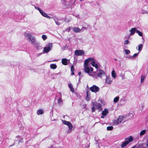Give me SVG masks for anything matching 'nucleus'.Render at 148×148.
<instances>
[{
  "label": "nucleus",
  "instance_id": "41",
  "mask_svg": "<svg viewBox=\"0 0 148 148\" xmlns=\"http://www.w3.org/2000/svg\"><path fill=\"white\" fill-rule=\"evenodd\" d=\"M35 8L36 9L39 10V12L41 10L38 7H35Z\"/></svg>",
  "mask_w": 148,
  "mask_h": 148
},
{
  "label": "nucleus",
  "instance_id": "23",
  "mask_svg": "<svg viewBox=\"0 0 148 148\" xmlns=\"http://www.w3.org/2000/svg\"><path fill=\"white\" fill-rule=\"evenodd\" d=\"M44 113L43 110L42 109L38 110L37 111V114L38 115L42 114Z\"/></svg>",
  "mask_w": 148,
  "mask_h": 148
},
{
  "label": "nucleus",
  "instance_id": "60",
  "mask_svg": "<svg viewBox=\"0 0 148 148\" xmlns=\"http://www.w3.org/2000/svg\"><path fill=\"white\" fill-rule=\"evenodd\" d=\"M53 61H57V60H53Z\"/></svg>",
  "mask_w": 148,
  "mask_h": 148
},
{
  "label": "nucleus",
  "instance_id": "44",
  "mask_svg": "<svg viewBox=\"0 0 148 148\" xmlns=\"http://www.w3.org/2000/svg\"><path fill=\"white\" fill-rule=\"evenodd\" d=\"M87 29V27H82V28L81 29L83 30V29H84L86 30Z\"/></svg>",
  "mask_w": 148,
  "mask_h": 148
},
{
  "label": "nucleus",
  "instance_id": "24",
  "mask_svg": "<svg viewBox=\"0 0 148 148\" xmlns=\"http://www.w3.org/2000/svg\"><path fill=\"white\" fill-rule=\"evenodd\" d=\"M58 103L59 105H62L63 103V101L62 100L61 97L58 99Z\"/></svg>",
  "mask_w": 148,
  "mask_h": 148
},
{
  "label": "nucleus",
  "instance_id": "49",
  "mask_svg": "<svg viewBox=\"0 0 148 148\" xmlns=\"http://www.w3.org/2000/svg\"><path fill=\"white\" fill-rule=\"evenodd\" d=\"M81 73V72H79L78 73V75L79 76L80 75Z\"/></svg>",
  "mask_w": 148,
  "mask_h": 148
},
{
  "label": "nucleus",
  "instance_id": "9",
  "mask_svg": "<svg viewBox=\"0 0 148 148\" xmlns=\"http://www.w3.org/2000/svg\"><path fill=\"white\" fill-rule=\"evenodd\" d=\"M36 49H37L39 50L42 49V47L41 46L39 42H35L32 44Z\"/></svg>",
  "mask_w": 148,
  "mask_h": 148
},
{
  "label": "nucleus",
  "instance_id": "55",
  "mask_svg": "<svg viewBox=\"0 0 148 148\" xmlns=\"http://www.w3.org/2000/svg\"><path fill=\"white\" fill-rule=\"evenodd\" d=\"M59 74V73H57L56 74V75H58Z\"/></svg>",
  "mask_w": 148,
  "mask_h": 148
},
{
  "label": "nucleus",
  "instance_id": "56",
  "mask_svg": "<svg viewBox=\"0 0 148 148\" xmlns=\"http://www.w3.org/2000/svg\"><path fill=\"white\" fill-rule=\"evenodd\" d=\"M114 60H117V59L115 58H114Z\"/></svg>",
  "mask_w": 148,
  "mask_h": 148
},
{
  "label": "nucleus",
  "instance_id": "35",
  "mask_svg": "<svg viewBox=\"0 0 148 148\" xmlns=\"http://www.w3.org/2000/svg\"><path fill=\"white\" fill-rule=\"evenodd\" d=\"M113 127L112 126H108L107 128V130H108L110 131L113 130Z\"/></svg>",
  "mask_w": 148,
  "mask_h": 148
},
{
  "label": "nucleus",
  "instance_id": "3",
  "mask_svg": "<svg viewBox=\"0 0 148 148\" xmlns=\"http://www.w3.org/2000/svg\"><path fill=\"white\" fill-rule=\"evenodd\" d=\"M96 73L97 74V75L95 77L96 78H97V77L102 78V77L104 76L105 75L104 72L101 69L97 71Z\"/></svg>",
  "mask_w": 148,
  "mask_h": 148
},
{
  "label": "nucleus",
  "instance_id": "21",
  "mask_svg": "<svg viewBox=\"0 0 148 148\" xmlns=\"http://www.w3.org/2000/svg\"><path fill=\"white\" fill-rule=\"evenodd\" d=\"M147 144L145 143H141L138 145V147H139L140 148H145L146 147H145V146H146Z\"/></svg>",
  "mask_w": 148,
  "mask_h": 148
},
{
  "label": "nucleus",
  "instance_id": "36",
  "mask_svg": "<svg viewBox=\"0 0 148 148\" xmlns=\"http://www.w3.org/2000/svg\"><path fill=\"white\" fill-rule=\"evenodd\" d=\"M42 38L43 39V40H45L47 38V36L45 35H43L42 36Z\"/></svg>",
  "mask_w": 148,
  "mask_h": 148
},
{
  "label": "nucleus",
  "instance_id": "2",
  "mask_svg": "<svg viewBox=\"0 0 148 148\" xmlns=\"http://www.w3.org/2000/svg\"><path fill=\"white\" fill-rule=\"evenodd\" d=\"M53 47L52 44L49 43L46 45V47L44 48L43 51L45 53L49 52L52 49Z\"/></svg>",
  "mask_w": 148,
  "mask_h": 148
},
{
  "label": "nucleus",
  "instance_id": "6",
  "mask_svg": "<svg viewBox=\"0 0 148 148\" xmlns=\"http://www.w3.org/2000/svg\"><path fill=\"white\" fill-rule=\"evenodd\" d=\"M84 54V51L82 50H76L75 51V54L76 56H81Z\"/></svg>",
  "mask_w": 148,
  "mask_h": 148
},
{
  "label": "nucleus",
  "instance_id": "12",
  "mask_svg": "<svg viewBox=\"0 0 148 148\" xmlns=\"http://www.w3.org/2000/svg\"><path fill=\"white\" fill-rule=\"evenodd\" d=\"M90 92L88 90L86 91V100L87 101H88L90 99Z\"/></svg>",
  "mask_w": 148,
  "mask_h": 148
},
{
  "label": "nucleus",
  "instance_id": "57",
  "mask_svg": "<svg viewBox=\"0 0 148 148\" xmlns=\"http://www.w3.org/2000/svg\"><path fill=\"white\" fill-rule=\"evenodd\" d=\"M104 118V117L102 116H101V118Z\"/></svg>",
  "mask_w": 148,
  "mask_h": 148
},
{
  "label": "nucleus",
  "instance_id": "38",
  "mask_svg": "<svg viewBox=\"0 0 148 148\" xmlns=\"http://www.w3.org/2000/svg\"><path fill=\"white\" fill-rule=\"evenodd\" d=\"M125 53L127 54H128L130 53V51L129 50L125 49Z\"/></svg>",
  "mask_w": 148,
  "mask_h": 148
},
{
  "label": "nucleus",
  "instance_id": "14",
  "mask_svg": "<svg viewBox=\"0 0 148 148\" xmlns=\"http://www.w3.org/2000/svg\"><path fill=\"white\" fill-rule=\"evenodd\" d=\"M40 12V13L41 14V15L42 16H44L46 18H49V19L52 18V17H51L50 16H48L47 14L45 13V12H44L43 11H42V10H40V12Z\"/></svg>",
  "mask_w": 148,
  "mask_h": 148
},
{
  "label": "nucleus",
  "instance_id": "18",
  "mask_svg": "<svg viewBox=\"0 0 148 148\" xmlns=\"http://www.w3.org/2000/svg\"><path fill=\"white\" fill-rule=\"evenodd\" d=\"M137 30L136 28H132L130 30V36H132L133 35L135 32H136Z\"/></svg>",
  "mask_w": 148,
  "mask_h": 148
},
{
  "label": "nucleus",
  "instance_id": "59",
  "mask_svg": "<svg viewBox=\"0 0 148 148\" xmlns=\"http://www.w3.org/2000/svg\"><path fill=\"white\" fill-rule=\"evenodd\" d=\"M76 16L77 17H78V16Z\"/></svg>",
  "mask_w": 148,
  "mask_h": 148
},
{
  "label": "nucleus",
  "instance_id": "58",
  "mask_svg": "<svg viewBox=\"0 0 148 148\" xmlns=\"http://www.w3.org/2000/svg\"><path fill=\"white\" fill-rule=\"evenodd\" d=\"M49 148H53L51 147H49Z\"/></svg>",
  "mask_w": 148,
  "mask_h": 148
},
{
  "label": "nucleus",
  "instance_id": "54",
  "mask_svg": "<svg viewBox=\"0 0 148 148\" xmlns=\"http://www.w3.org/2000/svg\"><path fill=\"white\" fill-rule=\"evenodd\" d=\"M14 144H14V143L13 145H10V146H12L13 145H14Z\"/></svg>",
  "mask_w": 148,
  "mask_h": 148
},
{
  "label": "nucleus",
  "instance_id": "47",
  "mask_svg": "<svg viewBox=\"0 0 148 148\" xmlns=\"http://www.w3.org/2000/svg\"><path fill=\"white\" fill-rule=\"evenodd\" d=\"M90 71L92 72L93 71V69L91 67H90Z\"/></svg>",
  "mask_w": 148,
  "mask_h": 148
},
{
  "label": "nucleus",
  "instance_id": "17",
  "mask_svg": "<svg viewBox=\"0 0 148 148\" xmlns=\"http://www.w3.org/2000/svg\"><path fill=\"white\" fill-rule=\"evenodd\" d=\"M73 31L75 33H79L81 32V29H80L78 27H75L72 28Z\"/></svg>",
  "mask_w": 148,
  "mask_h": 148
},
{
  "label": "nucleus",
  "instance_id": "19",
  "mask_svg": "<svg viewBox=\"0 0 148 148\" xmlns=\"http://www.w3.org/2000/svg\"><path fill=\"white\" fill-rule=\"evenodd\" d=\"M69 60L66 58H63L62 60V62L63 64L67 65L69 62Z\"/></svg>",
  "mask_w": 148,
  "mask_h": 148
},
{
  "label": "nucleus",
  "instance_id": "1",
  "mask_svg": "<svg viewBox=\"0 0 148 148\" xmlns=\"http://www.w3.org/2000/svg\"><path fill=\"white\" fill-rule=\"evenodd\" d=\"M24 35L26 39L29 41L32 44H33L36 41V38L32 36L30 33L26 32L25 33Z\"/></svg>",
  "mask_w": 148,
  "mask_h": 148
},
{
  "label": "nucleus",
  "instance_id": "28",
  "mask_svg": "<svg viewBox=\"0 0 148 148\" xmlns=\"http://www.w3.org/2000/svg\"><path fill=\"white\" fill-rule=\"evenodd\" d=\"M127 144H128L126 143V142L124 141L122 143L121 145V147L123 148L126 146Z\"/></svg>",
  "mask_w": 148,
  "mask_h": 148
},
{
  "label": "nucleus",
  "instance_id": "34",
  "mask_svg": "<svg viewBox=\"0 0 148 148\" xmlns=\"http://www.w3.org/2000/svg\"><path fill=\"white\" fill-rule=\"evenodd\" d=\"M146 132V130H142L140 133V135L142 136L144 135Z\"/></svg>",
  "mask_w": 148,
  "mask_h": 148
},
{
  "label": "nucleus",
  "instance_id": "10",
  "mask_svg": "<svg viewBox=\"0 0 148 148\" xmlns=\"http://www.w3.org/2000/svg\"><path fill=\"white\" fill-rule=\"evenodd\" d=\"M93 106L95 107L96 108L99 110H102L101 105L99 103L95 102L93 103Z\"/></svg>",
  "mask_w": 148,
  "mask_h": 148
},
{
  "label": "nucleus",
  "instance_id": "53",
  "mask_svg": "<svg viewBox=\"0 0 148 148\" xmlns=\"http://www.w3.org/2000/svg\"><path fill=\"white\" fill-rule=\"evenodd\" d=\"M21 142V140H19L18 141V143H19Z\"/></svg>",
  "mask_w": 148,
  "mask_h": 148
},
{
  "label": "nucleus",
  "instance_id": "25",
  "mask_svg": "<svg viewBox=\"0 0 148 148\" xmlns=\"http://www.w3.org/2000/svg\"><path fill=\"white\" fill-rule=\"evenodd\" d=\"M108 113V110L106 109H105L102 112V114L103 116H106Z\"/></svg>",
  "mask_w": 148,
  "mask_h": 148
},
{
  "label": "nucleus",
  "instance_id": "27",
  "mask_svg": "<svg viewBox=\"0 0 148 148\" xmlns=\"http://www.w3.org/2000/svg\"><path fill=\"white\" fill-rule=\"evenodd\" d=\"M112 76L114 78H115L116 76V73L115 71L114 70H113L111 73Z\"/></svg>",
  "mask_w": 148,
  "mask_h": 148
},
{
  "label": "nucleus",
  "instance_id": "50",
  "mask_svg": "<svg viewBox=\"0 0 148 148\" xmlns=\"http://www.w3.org/2000/svg\"><path fill=\"white\" fill-rule=\"evenodd\" d=\"M16 137L18 138H20V136H17Z\"/></svg>",
  "mask_w": 148,
  "mask_h": 148
},
{
  "label": "nucleus",
  "instance_id": "42",
  "mask_svg": "<svg viewBox=\"0 0 148 148\" xmlns=\"http://www.w3.org/2000/svg\"><path fill=\"white\" fill-rule=\"evenodd\" d=\"M95 110V108L94 107H92V112H93Z\"/></svg>",
  "mask_w": 148,
  "mask_h": 148
},
{
  "label": "nucleus",
  "instance_id": "52",
  "mask_svg": "<svg viewBox=\"0 0 148 148\" xmlns=\"http://www.w3.org/2000/svg\"><path fill=\"white\" fill-rule=\"evenodd\" d=\"M87 26L88 27H89L90 26V25L89 24H87Z\"/></svg>",
  "mask_w": 148,
  "mask_h": 148
},
{
  "label": "nucleus",
  "instance_id": "31",
  "mask_svg": "<svg viewBox=\"0 0 148 148\" xmlns=\"http://www.w3.org/2000/svg\"><path fill=\"white\" fill-rule=\"evenodd\" d=\"M119 96L115 97L114 99V103H116L118 101L119 99Z\"/></svg>",
  "mask_w": 148,
  "mask_h": 148
},
{
  "label": "nucleus",
  "instance_id": "33",
  "mask_svg": "<svg viewBox=\"0 0 148 148\" xmlns=\"http://www.w3.org/2000/svg\"><path fill=\"white\" fill-rule=\"evenodd\" d=\"M136 33L140 36H143V33L138 30H137Z\"/></svg>",
  "mask_w": 148,
  "mask_h": 148
},
{
  "label": "nucleus",
  "instance_id": "30",
  "mask_svg": "<svg viewBox=\"0 0 148 148\" xmlns=\"http://www.w3.org/2000/svg\"><path fill=\"white\" fill-rule=\"evenodd\" d=\"M146 77V76L145 75H142L140 77L141 80L140 82L141 83H142L144 81Z\"/></svg>",
  "mask_w": 148,
  "mask_h": 148
},
{
  "label": "nucleus",
  "instance_id": "51",
  "mask_svg": "<svg viewBox=\"0 0 148 148\" xmlns=\"http://www.w3.org/2000/svg\"><path fill=\"white\" fill-rule=\"evenodd\" d=\"M147 13V12L145 11L143 12H142V13L143 14H145V13Z\"/></svg>",
  "mask_w": 148,
  "mask_h": 148
},
{
  "label": "nucleus",
  "instance_id": "7",
  "mask_svg": "<svg viewBox=\"0 0 148 148\" xmlns=\"http://www.w3.org/2000/svg\"><path fill=\"white\" fill-rule=\"evenodd\" d=\"M84 71L85 72L88 74L90 76H92V75L91 73H90V69L89 67L88 66V64H84Z\"/></svg>",
  "mask_w": 148,
  "mask_h": 148
},
{
  "label": "nucleus",
  "instance_id": "32",
  "mask_svg": "<svg viewBox=\"0 0 148 148\" xmlns=\"http://www.w3.org/2000/svg\"><path fill=\"white\" fill-rule=\"evenodd\" d=\"M143 47V45H142L141 44L139 45H138V50L139 51H141Z\"/></svg>",
  "mask_w": 148,
  "mask_h": 148
},
{
  "label": "nucleus",
  "instance_id": "37",
  "mask_svg": "<svg viewBox=\"0 0 148 148\" xmlns=\"http://www.w3.org/2000/svg\"><path fill=\"white\" fill-rule=\"evenodd\" d=\"M72 28H71V27H69L68 28H67L65 30L66 32H69L70 31L71 28L72 29Z\"/></svg>",
  "mask_w": 148,
  "mask_h": 148
},
{
  "label": "nucleus",
  "instance_id": "40",
  "mask_svg": "<svg viewBox=\"0 0 148 148\" xmlns=\"http://www.w3.org/2000/svg\"><path fill=\"white\" fill-rule=\"evenodd\" d=\"M139 53V52H138V53H136L134 54L132 57H130L131 58H132L133 57H134L137 56L138 55Z\"/></svg>",
  "mask_w": 148,
  "mask_h": 148
},
{
  "label": "nucleus",
  "instance_id": "16",
  "mask_svg": "<svg viewBox=\"0 0 148 148\" xmlns=\"http://www.w3.org/2000/svg\"><path fill=\"white\" fill-rule=\"evenodd\" d=\"M133 140V137L130 136L129 137L126 138L125 141L128 144L130 142L132 141Z\"/></svg>",
  "mask_w": 148,
  "mask_h": 148
},
{
  "label": "nucleus",
  "instance_id": "48",
  "mask_svg": "<svg viewBox=\"0 0 148 148\" xmlns=\"http://www.w3.org/2000/svg\"><path fill=\"white\" fill-rule=\"evenodd\" d=\"M65 21L66 22H69L70 21V20H66H66H65Z\"/></svg>",
  "mask_w": 148,
  "mask_h": 148
},
{
  "label": "nucleus",
  "instance_id": "4",
  "mask_svg": "<svg viewBox=\"0 0 148 148\" xmlns=\"http://www.w3.org/2000/svg\"><path fill=\"white\" fill-rule=\"evenodd\" d=\"M90 90L93 92L96 93L99 91V88L95 85H93L90 88Z\"/></svg>",
  "mask_w": 148,
  "mask_h": 148
},
{
  "label": "nucleus",
  "instance_id": "61",
  "mask_svg": "<svg viewBox=\"0 0 148 148\" xmlns=\"http://www.w3.org/2000/svg\"><path fill=\"white\" fill-rule=\"evenodd\" d=\"M147 92H148V91H147Z\"/></svg>",
  "mask_w": 148,
  "mask_h": 148
},
{
  "label": "nucleus",
  "instance_id": "22",
  "mask_svg": "<svg viewBox=\"0 0 148 148\" xmlns=\"http://www.w3.org/2000/svg\"><path fill=\"white\" fill-rule=\"evenodd\" d=\"M68 86L69 88L70 89V90L72 92H74V88H73L72 85L71 84H69L68 85Z\"/></svg>",
  "mask_w": 148,
  "mask_h": 148
},
{
  "label": "nucleus",
  "instance_id": "43",
  "mask_svg": "<svg viewBox=\"0 0 148 148\" xmlns=\"http://www.w3.org/2000/svg\"><path fill=\"white\" fill-rule=\"evenodd\" d=\"M61 1L62 2V3L64 4H66V2L65 0H61Z\"/></svg>",
  "mask_w": 148,
  "mask_h": 148
},
{
  "label": "nucleus",
  "instance_id": "5",
  "mask_svg": "<svg viewBox=\"0 0 148 148\" xmlns=\"http://www.w3.org/2000/svg\"><path fill=\"white\" fill-rule=\"evenodd\" d=\"M124 117L123 116H119V118L116 120H115L114 121V124L118 125L119 123H121L123 120Z\"/></svg>",
  "mask_w": 148,
  "mask_h": 148
},
{
  "label": "nucleus",
  "instance_id": "20",
  "mask_svg": "<svg viewBox=\"0 0 148 148\" xmlns=\"http://www.w3.org/2000/svg\"><path fill=\"white\" fill-rule=\"evenodd\" d=\"M91 64L93 66H95L96 69H97L98 68V65L96 63L94 60H93L91 62Z\"/></svg>",
  "mask_w": 148,
  "mask_h": 148
},
{
  "label": "nucleus",
  "instance_id": "15",
  "mask_svg": "<svg viewBox=\"0 0 148 148\" xmlns=\"http://www.w3.org/2000/svg\"><path fill=\"white\" fill-rule=\"evenodd\" d=\"M95 60L92 58H89L86 59L84 62V64H88V63L90 61Z\"/></svg>",
  "mask_w": 148,
  "mask_h": 148
},
{
  "label": "nucleus",
  "instance_id": "13",
  "mask_svg": "<svg viewBox=\"0 0 148 148\" xmlns=\"http://www.w3.org/2000/svg\"><path fill=\"white\" fill-rule=\"evenodd\" d=\"M111 78L109 76H106V82L108 84H110L112 83Z\"/></svg>",
  "mask_w": 148,
  "mask_h": 148
},
{
  "label": "nucleus",
  "instance_id": "46",
  "mask_svg": "<svg viewBox=\"0 0 148 148\" xmlns=\"http://www.w3.org/2000/svg\"><path fill=\"white\" fill-rule=\"evenodd\" d=\"M42 53H39L38 54H37V56H39L41 55L42 54Z\"/></svg>",
  "mask_w": 148,
  "mask_h": 148
},
{
  "label": "nucleus",
  "instance_id": "29",
  "mask_svg": "<svg viewBox=\"0 0 148 148\" xmlns=\"http://www.w3.org/2000/svg\"><path fill=\"white\" fill-rule=\"evenodd\" d=\"M74 68L73 65H72L71 66V71L72 72L71 75H74Z\"/></svg>",
  "mask_w": 148,
  "mask_h": 148
},
{
  "label": "nucleus",
  "instance_id": "11",
  "mask_svg": "<svg viewBox=\"0 0 148 148\" xmlns=\"http://www.w3.org/2000/svg\"><path fill=\"white\" fill-rule=\"evenodd\" d=\"M54 20L55 21V22L56 23V24L58 25H60V24L62 23L60 22V21L62 20V19H58L57 18H53Z\"/></svg>",
  "mask_w": 148,
  "mask_h": 148
},
{
  "label": "nucleus",
  "instance_id": "39",
  "mask_svg": "<svg viewBox=\"0 0 148 148\" xmlns=\"http://www.w3.org/2000/svg\"><path fill=\"white\" fill-rule=\"evenodd\" d=\"M129 42V41L128 40H127L124 41V44L125 45H127L128 44Z\"/></svg>",
  "mask_w": 148,
  "mask_h": 148
},
{
  "label": "nucleus",
  "instance_id": "8",
  "mask_svg": "<svg viewBox=\"0 0 148 148\" xmlns=\"http://www.w3.org/2000/svg\"><path fill=\"white\" fill-rule=\"evenodd\" d=\"M63 123L67 125L69 130H71L73 128V125L69 121H66L63 120L62 121Z\"/></svg>",
  "mask_w": 148,
  "mask_h": 148
},
{
  "label": "nucleus",
  "instance_id": "26",
  "mask_svg": "<svg viewBox=\"0 0 148 148\" xmlns=\"http://www.w3.org/2000/svg\"><path fill=\"white\" fill-rule=\"evenodd\" d=\"M57 67V65L55 64H51L50 65V67L52 69H55Z\"/></svg>",
  "mask_w": 148,
  "mask_h": 148
},
{
  "label": "nucleus",
  "instance_id": "45",
  "mask_svg": "<svg viewBox=\"0 0 148 148\" xmlns=\"http://www.w3.org/2000/svg\"><path fill=\"white\" fill-rule=\"evenodd\" d=\"M95 141L97 142H98L99 141V140L98 139V138H97L96 137H95Z\"/></svg>",
  "mask_w": 148,
  "mask_h": 148
}]
</instances>
